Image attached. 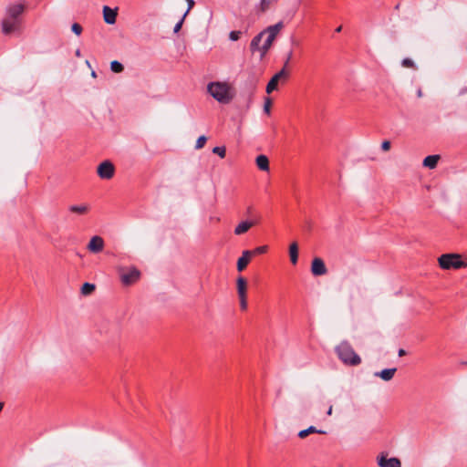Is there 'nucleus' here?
<instances>
[{"label": "nucleus", "instance_id": "nucleus-25", "mask_svg": "<svg viewBox=\"0 0 467 467\" xmlns=\"http://www.w3.org/2000/svg\"><path fill=\"white\" fill-rule=\"evenodd\" d=\"M95 290V285L90 283H85L83 284L81 287V293L84 296L90 295Z\"/></svg>", "mask_w": 467, "mask_h": 467}, {"label": "nucleus", "instance_id": "nucleus-19", "mask_svg": "<svg viewBox=\"0 0 467 467\" xmlns=\"http://www.w3.org/2000/svg\"><path fill=\"white\" fill-rule=\"evenodd\" d=\"M396 371H397L396 368H385L381 371L376 372L375 376L379 377L380 379H382L385 381H389V380L392 379Z\"/></svg>", "mask_w": 467, "mask_h": 467}, {"label": "nucleus", "instance_id": "nucleus-7", "mask_svg": "<svg viewBox=\"0 0 467 467\" xmlns=\"http://www.w3.org/2000/svg\"><path fill=\"white\" fill-rule=\"evenodd\" d=\"M97 173L103 180H109L114 176L115 167L109 161H102L97 169Z\"/></svg>", "mask_w": 467, "mask_h": 467}, {"label": "nucleus", "instance_id": "nucleus-23", "mask_svg": "<svg viewBox=\"0 0 467 467\" xmlns=\"http://www.w3.org/2000/svg\"><path fill=\"white\" fill-rule=\"evenodd\" d=\"M311 433H319V434H325L326 431L322 430H317L315 426H310L306 430H302L298 432V437L301 439L306 438Z\"/></svg>", "mask_w": 467, "mask_h": 467}, {"label": "nucleus", "instance_id": "nucleus-16", "mask_svg": "<svg viewBox=\"0 0 467 467\" xmlns=\"http://www.w3.org/2000/svg\"><path fill=\"white\" fill-rule=\"evenodd\" d=\"M23 11L24 5L22 4L12 5L7 8V16L18 19Z\"/></svg>", "mask_w": 467, "mask_h": 467}, {"label": "nucleus", "instance_id": "nucleus-9", "mask_svg": "<svg viewBox=\"0 0 467 467\" xmlns=\"http://www.w3.org/2000/svg\"><path fill=\"white\" fill-rule=\"evenodd\" d=\"M19 20L6 16L2 21V31L5 35H9L18 28Z\"/></svg>", "mask_w": 467, "mask_h": 467}, {"label": "nucleus", "instance_id": "nucleus-24", "mask_svg": "<svg viewBox=\"0 0 467 467\" xmlns=\"http://www.w3.org/2000/svg\"><path fill=\"white\" fill-rule=\"evenodd\" d=\"M277 0H261L258 5V10L260 12L267 11Z\"/></svg>", "mask_w": 467, "mask_h": 467}, {"label": "nucleus", "instance_id": "nucleus-37", "mask_svg": "<svg viewBox=\"0 0 467 467\" xmlns=\"http://www.w3.org/2000/svg\"><path fill=\"white\" fill-rule=\"evenodd\" d=\"M381 149L382 150L384 151H387L390 149V142L389 140H384L382 143H381Z\"/></svg>", "mask_w": 467, "mask_h": 467}, {"label": "nucleus", "instance_id": "nucleus-32", "mask_svg": "<svg viewBox=\"0 0 467 467\" xmlns=\"http://www.w3.org/2000/svg\"><path fill=\"white\" fill-rule=\"evenodd\" d=\"M71 29L78 36L82 33V26L78 23H74L71 26Z\"/></svg>", "mask_w": 467, "mask_h": 467}, {"label": "nucleus", "instance_id": "nucleus-4", "mask_svg": "<svg viewBox=\"0 0 467 467\" xmlns=\"http://www.w3.org/2000/svg\"><path fill=\"white\" fill-rule=\"evenodd\" d=\"M338 358L348 366H358L361 363L360 357L354 351L353 348L347 341L341 342L336 348Z\"/></svg>", "mask_w": 467, "mask_h": 467}, {"label": "nucleus", "instance_id": "nucleus-13", "mask_svg": "<svg viewBox=\"0 0 467 467\" xmlns=\"http://www.w3.org/2000/svg\"><path fill=\"white\" fill-rule=\"evenodd\" d=\"M117 10L112 9L107 5L103 7V18L104 21L109 25H113L116 23L117 18Z\"/></svg>", "mask_w": 467, "mask_h": 467}, {"label": "nucleus", "instance_id": "nucleus-33", "mask_svg": "<svg viewBox=\"0 0 467 467\" xmlns=\"http://www.w3.org/2000/svg\"><path fill=\"white\" fill-rule=\"evenodd\" d=\"M401 65L405 67H414L415 64L410 58H404Z\"/></svg>", "mask_w": 467, "mask_h": 467}, {"label": "nucleus", "instance_id": "nucleus-35", "mask_svg": "<svg viewBox=\"0 0 467 467\" xmlns=\"http://www.w3.org/2000/svg\"><path fill=\"white\" fill-rule=\"evenodd\" d=\"M185 17L186 16H184V15H183L182 19L175 25V26L173 28L174 33H178L181 30Z\"/></svg>", "mask_w": 467, "mask_h": 467}, {"label": "nucleus", "instance_id": "nucleus-42", "mask_svg": "<svg viewBox=\"0 0 467 467\" xmlns=\"http://www.w3.org/2000/svg\"><path fill=\"white\" fill-rule=\"evenodd\" d=\"M76 57H81V52H80V50H79V49H77V50H76Z\"/></svg>", "mask_w": 467, "mask_h": 467}, {"label": "nucleus", "instance_id": "nucleus-8", "mask_svg": "<svg viewBox=\"0 0 467 467\" xmlns=\"http://www.w3.org/2000/svg\"><path fill=\"white\" fill-rule=\"evenodd\" d=\"M288 77V72L286 69L282 68L279 72L272 77L266 86V92L268 94L272 93L274 90L277 88L278 81L281 78H286Z\"/></svg>", "mask_w": 467, "mask_h": 467}, {"label": "nucleus", "instance_id": "nucleus-3", "mask_svg": "<svg viewBox=\"0 0 467 467\" xmlns=\"http://www.w3.org/2000/svg\"><path fill=\"white\" fill-rule=\"evenodd\" d=\"M208 93L218 102L229 103L234 98L232 87L225 82H211L207 86Z\"/></svg>", "mask_w": 467, "mask_h": 467}, {"label": "nucleus", "instance_id": "nucleus-10", "mask_svg": "<svg viewBox=\"0 0 467 467\" xmlns=\"http://www.w3.org/2000/svg\"><path fill=\"white\" fill-rule=\"evenodd\" d=\"M311 272L315 276L324 275L327 273L326 265L321 258L316 257L313 259L311 264Z\"/></svg>", "mask_w": 467, "mask_h": 467}, {"label": "nucleus", "instance_id": "nucleus-5", "mask_svg": "<svg viewBox=\"0 0 467 467\" xmlns=\"http://www.w3.org/2000/svg\"><path fill=\"white\" fill-rule=\"evenodd\" d=\"M439 265L444 270L459 269L467 266V262L462 260L458 254H444L438 258Z\"/></svg>", "mask_w": 467, "mask_h": 467}, {"label": "nucleus", "instance_id": "nucleus-18", "mask_svg": "<svg viewBox=\"0 0 467 467\" xmlns=\"http://www.w3.org/2000/svg\"><path fill=\"white\" fill-rule=\"evenodd\" d=\"M237 285V294L239 297H243V296H246L247 292V282L244 276H239L236 280Z\"/></svg>", "mask_w": 467, "mask_h": 467}, {"label": "nucleus", "instance_id": "nucleus-29", "mask_svg": "<svg viewBox=\"0 0 467 467\" xmlns=\"http://www.w3.org/2000/svg\"><path fill=\"white\" fill-rule=\"evenodd\" d=\"M206 140H207V138L204 135L200 136L197 139V141H196V144H195V148L197 150L203 148L205 143H206Z\"/></svg>", "mask_w": 467, "mask_h": 467}, {"label": "nucleus", "instance_id": "nucleus-1", "mask_svg": "<svg viewBox=\"0 0 467 467\" xmlns=\"http://www.w3.org/2000/svg\"><path fill=\"white\" fill-rule=\"evenodd\" d=\"M283 27V22H278L275 25L267 26L252 39L250 44L251 51L253 53L256 51L260 52V57L263 58Z\"/></svg>", "mask_w": 467, "mask_h": 467}, {"label": "nucleus", "instance_id": "nucleus-14", "mask_svg": "<svg viewBox=\"0 0 467 467\" xmlns=\"http://www.w3.org/2000/svg\"><path fill=\"white\" fill-rule=\"evenodd\" d=\"M378 464L380 467H401V462L398 458L387 459L384 456L378 459Z\"/></svg>", "mask_w": 467, "mask_h": 467}, {"label": "nucleus", "instance_id": "nucleus-21", "mask_svg": "<svg viewBox=\"0 0 467 467\" xmlns=\"http://www.w3.org/2000/svg\"><path fill=\"white\" fill-rule=\"evenodd\" d=\"M439 160V155H429L423 160V166L429 169H434L436 168Z\"/></svg>", "mask_w": 467, "mask_h": 467}, {"label": "nucleus", "instance_id": "nucleus-36", "mask_svg": "<svg viewBox=\"0 0 467 467\" xmlns=\"http://www.w3.org/2000/svg\"><path fill=\"white\" fill-rule=\"evenodd\" d=\"M186 2L188 4V8H187L186 12L184 13V16H186L188 15L190 10L194 6V4H195L193 0H186Z\"/></svg>", "mask_w": 467, "mask_h": 467}, {"label": "nucleus", "instance_id": "nucleus-45", "mask_svg": "<svg viewBox=\"0 0 467 467\" xmlns=\"http://www.w3.org/2000/svg\"><path fill=\"white\" fill-rule=\"evenodd\" d=\"M464 261H465V262H467V257L465 258V260H464Z\"/></svg>", "mask_w": 467, "mask_h": 467}, {"label": "nucleus", "instance_id": "nucleus-20", "mask_svg": "<svg viewBox=\"0 0 467 467\" xmlns=\"http://www.w3.org/2000/svg\"><path fill=\"white\" fill-rule=\"evenodd\" d=\"M256 166L259 170L264 171H269V160L265 155H258L255 159Z\"/></svg>", "mask_w": 467, "mask_h": 467}, {"label": "nucleus", "instance_id": "nucleus-41", "mask_svg": "<svg viewBox=\"0 0 467 467\" xmlns=\"http://www.w3.org/2000/svg\"><path fill=\"white\" fill-rule=\"evenodd\" d=\"M332 410H333V407H332V405H331V406H329V408H328V410H327V414L328 416L332 415Z\"/></svg>", "mask_w": 467, "mask_h": 467}, {"label": "nucleus", "instance_id": "nucleus-39", "mask_svg": "<svg viewBox=\"0 0 467 467\" xmlns=\"http://www.w3.org/2000/svg\"><path fill=\"white\" fill-rule=\"evenodd\" d=\"M467 92V88H462L460 91H459V95H463L464 93Z\"/></svg>", "mask_w": 467, "mask_h": 467}, {"label": "nucleus", "instance_id": "nucleus-2", "mask_svg": "<svg viewBox=\"0 0 467 467\" xmlns=\"http://www.w3.org/2000/svg\"><path fill=\"white\" fill-rule=\"evenodd\" d=\"M283 27V22H278L275 25L267 26L252 39L250 44L251 51L253 53L256 51L260 52V57L263 58Z\"/></svg>", "mask_w": 467, "mask_h": 467}, {"label": "nucleus", "instance_id": "nucleus-38", "mask_svg": "<svg viewBox=\"0 0 467 467\" xmlns=\"http://www.w3.org/2000/svg\"><path fill=\"white\" fill-rule=\"evenodd\" d=\"M291 57H292V52H290V53L287 55V57H286V60H285V65H284V67H283V68H285V67H287V65L289 64V61H290Z\"/></svg>", "mask_w": 467, "mask_h": 467}, {"label": "nucleus", "instance_id": "nucleus-15", "mask_svg": "<svg viewBox=\"0 0 467 467\" xmlns=\"http://www.w3.org/2000/svg\"><path fill=\"white\" fill-rule=\"evenodd\" d=\"M90 210V206L87 203L81 204H73L68 207V211L72 213H76L78 215H85Z\"/></svg>", "mask_w": 467, "mask_h": 467}, {"label": "nucleus", "instance_id": "nucleus-26", "mask_svg": "<svg viewBox=\"0 0 467 467\" xmlns=\"http://www.w3.org/2000/svg\"><path fill=\"white\" fill-rule=\"evenodd\" d=\"M110 69L114 73H120L124 70V67L120 62L114 60L110 63Z\"/></svg>", "mask_w": 467, "mask_h": 467}, {"label": "nucleus", "instance_id": "nucleus-31", "mask_svg": "<svg viewBox=\"0 0 467 467\" xmlns=\"http://www.w3.org/2000/svg\"><path fill=\"white\" fill-rule=\"evenodd\" d=\"M241 35H242L241 31H231L229 34V38L232 41H237L240 38Z\"/></svg>", "mask_w": 467, "mask_h": 467}, {"label": "nucleus", "instance_id": "nucleus-40", "mask_svg": "<svg viewBox=\"0 0 467 467\" xmlns=\"http://www.w3.org/2000/svg\"><path fill=\"white\" fill-rule=\"evenodd\" d=\"M405 354H406V351H405L404 349L400 348V349L399 350V356H400V357H402V356H404Z\"/></svg>", "mask_w": 467, "mask_h": 467}, {"label": "nucleus", "instance_id": "nucleus-22", "mask_svg": "<svg viewBox=\"0 0 467 467\" xmlns=\"http://www.w3.org/2000/svg\"><path fill=\"white\" fill-rule=\"evenodd\" d=\"M289 256L290 261L293 265H296L298 260V244L296 242H293L289 246Z\"/></svg>", "mask_w": 467, "mask_h": 467}, {"label": "nucleus", "instance_id": "nucleus-11", "mask_svg": "<svg viewBox=\"0 0 467 467\" xmlns=\"http://www.w3.org/2000/svg\"><path fill=\"white\" fill-rule=\"evenodd\" d=\"M253 257V253L250 250H244L242 253V255L238 258L236 268L239 272L244 271Z\"/></svg>", "mask_w": 467, "mask_h": 467}, {"label": "nucleus", "instance_id": "nucleus-28", "mask_svg": "<svg viewBox=\"0 0 467 467\" xmlns=\"http://www.w3.org/2000/svg\"><path fill=\"white\" fill-rule=\"evenodd\" d=\"M213 152L220 156L221 158H224L226 154V149L225 147H214L213 149Z\"/></svg>", "mask_w": 467, "mask_h": 467}, {"label": "nucleus", "instance_id": "nucleus-6", "mask_svg": "<svg viewBox=\"0 0 467 467\" xmlns=\"http://www.w3.org/2000/svg\"><path fill=\"white\" fill-rule=\"evenodd\" d=\"M120 271V280L125 285L136 283L140 277V272L136 267H130L126 271L121 269Z\"/></svg>", "mask_w": 467, "mask_h": 467}, {"label": "nucleus", "instance_id": "nucleus-27", "mask_svg": "<svg viewBox=\"0 0 467 467\" xmlns=\"http://www.w3.org/2000/svg\"><path fill=\"white\" fill-rule=\"evenodd\" d=\"M267 250H268V246L267 245H262V246L256 247L254 250H250V252L253 253V256H254V255H256V254H265V253L267 252Z\"/></svg>", "mask_w": 467, "mask_h": 467}, {"label": "nucleus", "instance_id": "nucleus-43", "mask_svg": "<svg viewBox=\"0 0 467 467\" xmlns=\"http://www.w3.org/2000/svg\"><path fill=\"white\" fill-rule=\"evenodd\" d=\"M341 30H342V26H339L338 27L336 28L337 33L341 32Z\"/></svg>", "mask_w": 467, "mask_h": 467}, {"label": "nucleus", "instance_id": "nucleus-34", "mask_svg": "<svg viewBox=\"0 0 467 467\" xmlns=\"http://www.w3.org/2000/svg\"><path fill=\"white\" fill-rule=\"evenodd\" d=\"M240 307L242 310H245L247 308V296H243V297H239Z\"/></svg>", "mask_w": 467, "mask_h": 467}, {"label": "nucleus", "instance_id": "nucleus-44", "mask_svg": "<svg viewBox=\"0 0 467 467\" xmlns=\"http://www.w3.org/2000/svg\"><path fill=\"white\" fill-rule=\"evenodd\" d=\"M91 75L92 77H96V73L94 71L91 73Z\"/></svg>", "mask_w": 467, "mask_h": 467}, {"label": "nucleus", "instance_id": "nucleus-17", "mask_svg": "<svg viewBox=\"0 0 467 467\" xmlns=\"http://www.w3.org/2000/svg\"><path fill=\"white\" fill-rule=\"evenodd\" d=\"M254 224V222L243 221L236 225L234 228V234L241 235L249 231V229Z\"/></svg>", "mask_w": 467, "mask_h": 467}, {"label": "nucleus", "instance_id": "nucleus-12", "mask_svg": "<svg viewBox=\"0 0 467 467\" xmlns=\"http://www.w3.org/2000/svg\"><path fill=\"white\" fill-rule=\"evenodd\" d=\"M103 247L104 241L100 236L98 235L93 236L88 244V249L91 253H99L103 250Z\"/></svg>", "mask_w": 467, "mask_h": 467}, {"label": "nucleus", "instance_id": "nucleus-30", "mask_svg": "<svg viewBox=\"0 0 467 467\" xmlns=\"http://www.w3.org/2000/svg\"><path fill=\"white\" fill-rule=\"evenodd\" d=\"M271 106H272V100H271V99L266 98V99H265V104H264V111H265L266 114H270Z\"/></svg>", "mask_w": 467, "mask_h": 467}]
</instances>
